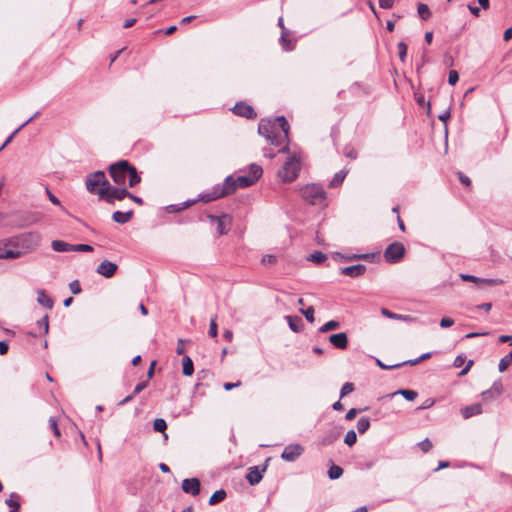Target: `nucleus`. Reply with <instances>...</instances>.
I'll return each mask as SVG.
<instances>
[{"instance_id": "2f4dec72", "label": "nucleus", "mask_w": 512, "mask_h": 512, "mask_svg": "<svg viewBox=\"0 0 512 512\" xmlns=\"http://www.w3.org/2000/svg\"><path fill=\"white\" fill-rule=\"evenodd\" d=\"M326 259H327V255L321 251H315L307 257V260L312 261L317 264L323 263Z\"/></svg>"}, {"instance_id": "e2e57ef3", "label": "nucleus", "mask_w": 512, "mask_h": 512, "mask_svg": "<svg viewBox=\"0 0 512 512\" xmlns=\"http://www.w3.org/2000/svg\"><path fill=\"white\" fill-rule=\"evenodd\" d=\"M184 352H185L184 340L183 339H178L177 347H176V353L178 355H182V354H184Z\"/></svg>"}, {"instance_id": "338daca9", "label": "nucleus", "mask_w": 512, "mask_h": 512, "mask_svg": "<svg viewBox=\"0 0 512 512\" xmlns=\"http://www.w3.org/2000/svg\"><path fill=\"white\" fill-rule=\"evenodd\" d=\"M357 413L358 410L356 408H351L345 415L346 420H353L356 417Z\"/></svg>"}, {"instance_id": "5701e85b", "label": "nucleus", "mask_w": 512, "mask_h": 512, "mask_svg": "<svg viewBox=\"0 0 512 512\" xmlns=\"http://www.w3.org/2000/svg\"><path fill=\"white\" fill-rule=\"evenodd\" d=\"M373 257L372 254H341V253H335L334 258L340 261H353L358 259H365L369 260Z\"/></svg>"}, {"instance_id": "37998d69", "label": "nucleus", "mask_w": 512, "mask_h": 512, "mask_svg": "<svg viewBox=\"0 0 512 512\" xmlns=\"http://www.w3.org/2000/svg\"><path fill=\"white\" fill-rule=\"evenodd\" d=\"M431 355H432V353H431V352H427V353L422 354L421 356H419V357H418V358H416V359H413V360H407V361L403 362V364H404V365H405V364L416 365V364L420 363L421 361H423V360H426V359L430 358V357H431Z\"/></svg>"}, {"instance_id": "864d4df0", "label": "nucleus", "mask_w": 512, "mask_h": 512, "mask_svg": "<svg viewBox=\"0 0 512 512\" xmlns=\"http://www.w3.org/2000/svg\"><path fill=\"white\" fill-rule=\"evenodd\" d=\"M419 447L423 452H428L432 448V443L428 438H426L419 443Z\"/></svg>"}, {"instance_id": "ddd939ff", "label": "nucleus", "mask_w": 512, "mask_h": 512, "mask_svg": "<svg viewBox=\"0 0 512 512\" xmlns=\"http://www.w3.org/2000/svg\"><path fill=\"white\" fill-rule=\"evenodd\" d=\"M117 269L118 265L116 263L104 260L97 266L96 272L105 278H111L114 276Z\"/></svg>"}, {"instance_id": "4d7b16f0", "label": "nucleus", "mask_w": 512, "mask_h": 512, "mask_svg": "<svg viewBox=\"0 0 512 512\" xmlns=\"http://www.w3.org/2000/svg\"><path fill=\"white\" fill-rule=\"evenodd\" d=\"M49 424H50V427L53 430L55 436L59 437L60 436V430L58 428L57 421L54 418L51 417L49 419Z\"/></svg>"}, {"instance_id": "79ce46f5", "label": "nucleus", "mask_w": 512, "mask_h": 512, "mask_svg": "<svg viewBox=\"0 0 512 512\" xmlns=\"http://www.w3.org/2000/svg\"><path fill=\"white\" fill-rule=\"evenodd\" d=\"M460 278L463 280V281H469V282H473L477 285H480L482 284V278L480 277H477V276H474V275H470V274H460Z\"/></svg>"}, {"instance_id": "c9c22d12", "label": "nucleus", "mask_w": 512, "mask_h": 512, "mask_svg": "<svg viewBox=\"0 0 512 512\" xmlns=\"http://www.w3.org/2000/svg\"><path fill=\"white\" fill-rule=\"evenodd\" d=\"M370 427V421L367 417H361L357 421V430L360 434L365 433Z\"/></svg>"}, {"instance_id": "69168bd1", "label": "nucleus", "mask_w": 512, "mask_h": 512, "mask_svg": "<svg viewBox=\"0 0 512 512\" xmlns=\"http://www.w3.org/2000/svg\"><path fill=\"white\" fill-rule=\"evenodd\" d=\"M458 176H459V180L462 184H464L465 186H469L471 184V180L468 176L464 175L463 173L459 172L458 173Z\"/></svg>"}, {"instance_id": "6e6d98bb", "label": "nucleus", "mask_w": 512, "mask_h": 512, "mask_svg": "<svg viewBox=\"0 0 512 512\" xmlns=\"http://www.w3.org/2000/svg\"><path fill=\"white\" fill-rule=\"evenodd\" d=\"M69 288L73 294H79L81 292V288L77 280L72 281L69 284Z\"/></svg>"}, {"instance_id": "09e8293b", "label": "nucleus", "mask_w": 512, "mask_h": 512, "mask_svg": "<svg viewBox=\"0 0 512 512\" xmlns=\"http://www.w3.org/2000/svg\"><path fill=\"white\" fill-rule=\"evenodd\" d=\"M504 281L499 278H482V284H487L491 286L502 285Z\"/></svg>"}, {"instance_id": "aec40b11", "label": "nucleus", "mask_w": 512, "mask_h": 512, "mask_svg": "<svg viewBox=\"0 0 512 512\" xmlns=\"http://www.w3.org/2000/svg\"><path fill=\"white\" fill-rule=\"evenodd\" d=\"M381 314L389 319L404 321L407 323H413L416 321L415 317H412L410 315L396 314L386 308L381 309Z\"/></svg>"}, {"instance_id": "4c0bfd02", "label": "nucleus", "mask_w": 512, "mask_h": 512, "mask_svg": "<svg viewBox=\"0 0 512 512\" xmlns=\"http://www.w3.org/2000/svg\"><path fill=\"white\" fill-rule=\"evenodd\" d=\"M418 14L423 20H427L431 16V11L426 4L420 3L418 5Z\"/></svg>"}, {"instance_id": "f3484780", "label": "nucleus", "mask_w": 512, "mask_h": 512, "mask_svg": "<svg viewBox=\"0 0 512 512\" xmlns=\"http://www.w3.org/2000/svg\"><path fill=\"white\" fill-rule=\"evenodd\" d=\"M329 342L337 349L344 350L348 346V337L344 332L332 334L329 337Z\"/></svg>"}, {"instance_id": "a878e982", "label": "nucleus", "mask_w": 512, "mask_h": 512, "mask_svg": "<svg viewBox=\"0 0 512 512\" xmlns=\"http://www.w3.org/2000/svg\"><path fill=\"white\" fill-rule=\"evenodd\" d=\"M22 242L29 243L28 248L34 250L40 243V236L36 233H28L22 236Z\"/></svg>"}, {"instance_id": "9b49d317", "label": "nucleus", "mask_w": 512, "mask_h": 512, "mask_svg": "<svg viewBox=\"0 0 512 512\" xmlns=\"http://www.w3.org/2000/svg\"><path fill=\"white\" fill-rule=\"evenodd\" d=\"M207 218L210 222L217 224V232L219 235H225L229 232L230 226L232 224V218L230 215L222 214L220 216H215L208 214Z\"/></svg>"}, {"instance_id": "c85d7f7f", "label": "nucleus", "mask_w": 512, "mask_h": 512, "mask_svg": "<svg viewBox=\"0 0 512 512\" xmlns=\"http://www.w3.org/2000/svg\"><path fill=\"white\" fill-rule=\"evenodd\" d=\"M182 372L185 376H191L194 373V365L189 356H184L182 359Z\"/></svg>"}, {"instance_id": "052dcab7", "label": "nucleus", "mask_w": 512, "mask_h": 512, "mask_svg": "<svg viewBox=\"0 0 512 512\" xmlns=\"http://www.w3.org/2000/svg\"><path fill=\"white\" fill-rule=\"evenodd\" d=\"M394 0H379V6L383 9H390L393 7Z\"/></svg>"}, {"instance_id": "a211bd4d", "label": "nucleus", "mask_w": 512, "mask_h": 512, "mask_svg": "<svg viewBox=\"0 0 512 512\" xmlns=\"http://www.w3.org/2000/svg\"><path fill=\"white\" fill-rule=\"evenodd\" d=\"M264 471H265V468L260 469L258 466L250 467L248 469V473L246 475L247 481L251 485L258 484L262 480V478H263Z\"/></svg>"}, {"instance_id": "ea45409f", "label": "nucleus", "mask_w": 512, "mask_h": 512, "mask_svg": "<svg viewBox=\"0 0 512 512\" xmlns=\"http://www.w3.org/2000/svg\"><path fill=\"white\" fill-rule=\"evenodd\" d=\"M153 428L157 432H164L167 428V423L162 418H157L154 420Z\"/></svg>"}, {"instance_id": "dca6fc26", "label": "nucleus", "mask_w": 512, "mask_h": 512, "mask_svg": "<svg viewBox=\"0 0 512 512\" xmlns=\"http://www.w3.org/2000/svg\"><path fill=\"white\" fill-rule=\"evenodd\" d=\"M365 272H366V266L363 264L352 265V266L343 267L340 269V273L342 275H346L351 278L359 277V276L363 275Z\"/></svg>"}, {"instance_id": "8fccbe9b", "label": "nucleus", "mask_w": 512, "mask_h": 512, "mask_svg": "<svg viewBox=\"0 0 512 512\" xmlns=\"http://www.w3.org/2000/svg\"><path fill=\"white\" fill-rule=\"evenodd\" d=\"M208 334L210 337L213 338H215L218 334L217 323L215 318H212L210 321Z\"/></svg>"}, {"instance_id": "4468645a", "label": "nucleus", "mask_w": 512, "mask_h": 512, "mask_svg": "<svg viewBox=\"0 0 512 512\" xmlns=\"http://www.w3.org/2000/svg\"><path fill=\"white\" fill-rule=\"evenodd\" d=\"M232 110L234 114L247 119H253L256 117V112L254 111V108L245 102L236 103Z\"/></svg>"}, {"instance_id": "20e7f679", "label": "nucleus", "mask_w": 512, "mask_h": 512, "mask_svg": "<svg viewBox=\"0 0 512 512\" xmlns=\"http://www.w3.org/2000/svg\"><path fill=\"white\" fill-rule=\"evenodd\" d=\"M301 196L312 205H320L325 201L326 192L315 183L307 184L300 190Z\"/></svg>"}, {"instance_id": "a19ab883", "label": "nucleus", "mask_w": 512, "mask_h": 512, "mask_svg": "<svg viewBox=\"0 0 512 512\" xmlns=\"http://www.w3.org/2000/svg\"><path fill=\"white\" fill-rule=\"evenodd\" d=\"M357 441V435H356V432L354 430H349L346 435H345V438H344V442L348 445V446H352L356 443Z\"/></svg>"}, {"instance_id": "680f3d73", "label": "nucleus", "mask_w": 512, "mask_h": 512, "mask_svg": "<svg viewBox=\"0 0 512 512\" xmlns=\"http://www.w3.org/2000/svg\"><path fill=\"white\" fill-rule=\"evenodd\" d=\"M166 210L169 213H176V212H179V211L184 210V209L181 208V203H180V204L169 205V206L166 207Z\"/></svg>"}, {"instance_id": "1a4fd4ad", "label": "nucleus", "mask_w": 512, "mask_h": 512, "mask_svg": "<svg viewBox=\"0 0 512 512\" xmlns=\"http://www.w3.org/2000/svg\"><path fill=\"white\" fill-rule=\"evenodd\" d=\"M109 184L103 171H95L87 176L86 188L92 194H97L99 188H103Z\"/></svg>"}, {"instance_id": "6ab92c4d", "label": "nucleus", "mask_w": 512, "mask_h": 512, "mask_svg": "<svg viewBox=\"0 0 512 512\" xmlns=\"http://www.w3.org/2000/svg\"><path fill=\"white\" fill-rule=\"evenodd\" d=\"M503 392V386L501 384V382L499 381H496L493 383L492 387L488 390H485L481 393L482 397L484 398V400H490V399H494L498 396H500Z\"/></svg>"}, {"instance_id": "7ed1b4c3", "label": "nucleus", "mask_w": 512, "mask_h": 512, "mask_svg": "<svg viewBox=\"0 0 512 512\" xmlns=\"http://www.w3.org/2000/svg\"><path fill=\"white\" fill-rule=\"evenodd\" d=\"M238 189L236 179L233 176H227L222 184L213 186L210 190L199 194V199L205 203L217 200L224 196L234 193Z\"/></svg>"}, {"instance_id": "a18cd8bd", "label": "nucleus", "mask_w": 512, "mask_h": 512, "mask_svg": "<svg viewBox=\"0 0 512 512\" xmlns=\"http://www.w3.org/2000/svg\"><path fill=\"white\" fill-rule=\"evenodd\" d=\"M353 390H354L353 383L346 382L345 384H343V386L340 390V398H343L347 394L351 393Z\"/></svg>"}, {"instance_id": "2eb2a0df", "label": "nucleus", "mask_w": 512, "mask_h": 512, "mask_svg": "<svg viewBox=\"0 0 512 512\" xmlns=\"http://www.w3.org/2000/svg\"><path fill=\"white\" fill-rule=\"evenodd\" d=\"M182 490L193 496H196L200 492V481L197 478H187L182 481Z\"/></svg>"}, {"instance_id": "f257e3e1", "label": "nucleus", "mask_w": 512, "mask_h": 512, "mask_svg": "<svg viewBox=\"0 0 512 512\" xmlns=\"http://www.w3.org/2000/svg\"><path fill=\"white\" fill-rule=\"evenodd\" d=\"M258 132L271 145L280 146L288 141L289 124L284 116L276 117L274 120L262 119Z\"/></svg>"}, {"instance_id": "bb28decb", "label": "nucleus", "mask_w": 512, "mask_h": 512, "mask_svg": "<svg viewBox=\"0 0 512 512\" xmlns=\"http://www.w3.org/2000/svg\"><path fill=\"white\" fill-rule=\"evenodd\" d=\"M132 215H133V212L131 210L127 211V212L116 211L113 213L112 219L116 223L125 224L131 219Z\"/></svg>"}, {"instance_id": "58836bf2", "label": "nucleus", "mask_w": 512, "mask_h": 512, "mask_svg": "<svg viewBox=\"0 0 512 512\" xmlns=\"http://www.w3.org/2000/svg\"><path fill=\"white\" fill-rule=\"evenodd\" d=\"M37 327L43 331V334H47L49 331V317L45 315L43 318L36 322Z\"/></svg>"}, {"instance_id": "412c9836", "label": "nucleus", "mask_w": 512, "mask_h": 512, "mask_svg": "<svg viewBox=\"0 0 512 512\" xmlns=\"http://www.w3.org/2000/svg\"><path fill=\"white\" fill-rule=\"evenodd\" d=\"M279 41L283 50L291 51L294 49L295 40L291 38L290 32L286 28H283Z\"/></svg>"}, {"instance_id": "9d476101", "label": "nucleus", "mask_w": 512, "mask_h": 512, "mask_svg": "<svg viewBox=\"0 0 512 512\" xmlns=\"http://www.w3.org/2000/svg\"><path fill=\"white\" fill-rule=\"evenodd\" d=\"M405 254V247L400 242H393L384 251V258L388 263H398Z\"/></svg>"}, {"instance_id": "b1692460", "label": "nucleus", "mask_w": 512, "mask_h": 512, "mask_svg": "<svg viewBox=\"0 0 512 512\" xmlns=\"http://www.w3.org/2000/svg\"><path fill=\"white\" fill-rule=\"evenodd\" d=\"M51 247L55 252H70L74 250V244L67 243L62 240H53Z\"/></svg>"}, {"instance_id": "49530a36", "label": "nucleus", "mask_w": 512, "mask_h": 512, "mask_svg": "<svg viewBox=\"0 0 512 512\" xmlns=\"http://www.w3.org/2000/svg\"><path fill=\"white\" fill-rule=\"evenodd\" d=\"M94 248L88 244H74V252H92Z\"/></svg>"}, {"instance_id": "473e14b6", "label": "nucleus", "mask_w": 512, "mask_h": 512, "mask_svg": "<svg viewBox=\"0 0 512 512\" xmlns=\"http://www.w3.org/2000/svg\"><path fill=\"white\" fill-rule=\"evenodd\" d=\"M225 497H226V492L223 489L217 490L210 497L209 505H215V504L223 501L225 499Z\"/></svg>"}, {"instance_id": "c03bdc74", "label": "nucleus", "mask_w": 512, "mask_h": 512, "mask_svg": "<svg viewBox=\"0 0 512 512\" xmlns=\"http://www.w3.org/2000/svg\"><path fill=\"white\" fill-rule=\"evenodd\" d=\"M399 58L402 62L405 61L406 55H407V45L404 42H399L397 44Z\"/></svg>"}, {"instance_id": "393cba45", "label": "nucleus", "mask_w": 512, "mask_h": 512, "mask_svg": "<svg viewBox=\"0 0 512 512\" xmlns=\"http://www.w3.org/2000/svg\"><path fill=\"white\" fill-rule=\"evenodd\" d=\"M37 302L47 309H52L54 304L53 300L41 289L37 290Z\"/></svg>"}, {"instance_id": "0eeeda50", "label": "nucleus", "mask_w": 512, "mask_h": 512, "mask_svg": "<svg viewBox=\"0 0 512 512\" xmlns=\"http://www.w3.org/2000/svg\"><path fill=\"white\" fill-rule=\"evenodd\" d=\"M97 195L105 198L109 203H113L115 200H122L130 195V192L125 188H116L108 184L103 188H99Z\"/></svg>"}, {"instance_id": "7c9ffc66", "label": "nucleus", "mask_w": 512, "mask_h": 512, "mask_svg": "<svg viewBox=\"0 0 512 512\" xmlns=\"http://www.w3.org/2000/svg\"><path fill=\"white\" fill-rule=\"evenodd\" d=\"M402 395L406 400L408 401H413L416 399L417 397V392L414 391V390H406V389H401V390H398L394 393H391L389 396L390 397H394L395 395Z\"/></svg>"}, {"instance_id": "39448f33", "label": "nucleus", "mask_w": 512, "mask_h": 512, "mask_svg": "<svg viewBox=\"0 0 512 512\" xmlns=\"http://www.w3.org/2000/svg\"><path fill=\"white\" fill-rule=\"evenodd\" d=\"M300 166V160L295 156H291L278 172V176L283 182H292L298 177Z\"/></svg>"}, {"instance_id": "603ef678", "label": "nucleus", "mask_w": 512, "mask_h": 512, "mask_svg": "<svg viewBox=\"0 0 512 512\" xmlns=\"http://www.w3.org/2000/svg\"><path fill=\"white\" fill-rule=\"evenodd\" d=\"M301 312L305 316V318L308 322L312 323L314 321V308L313 307H308L305 310H301Z\"/></svg>"}, {"instance_id": "5fc2aeb1", "label": "nucleus", "mask_w": 512, "mask_h": 512, "mask_svg": "<svg viewBox=\"0 0 512 512\" xmlns=\"http://www.w3.org/2000/svg\"><path fill=\"white\" fill-rule=\"evenodd\" d=\"M376 363L377 365L384 369V370H390V369H393V368H397V367H400L402 365H404L403 363H398V364H394V365H385L384 363L381 362V360L377 359L376 360Z\"/></svg>"}, {"instance_id": "e433bc0d", "label": "nucleus", "mask_w": 512, "mask_h": 512, "mask_svg": "<svg viewBox=\"0 0 512 512\" xmlns=\"http://www.w3.org/2000/svg\"><path fill=\"white\" fill-rule=\"evenodd\" d=\"M6 504L11 508H20L19 495L15 492L11 493L9 498L6 499Z\"/></svg>"}, {"instance_id": "72a5a7b5", "label": "nucleus", "mask_w": 512, "mask_h": 512, "mask_svg": "<svg viewBox=\"0 0 512 512\" xmlns=\"http://www.w3.org/2000/svg\"><path fill=\"white\" fill-rule=\"evenodd\" d=\"M340 327V323L336 320H330L328 322H326L325 324H323L320 328H319V332L320 333H326L328 331H332V330H336Z\"/></svg>"}, {"instance_id": "bf43d9fd", "label": "nucleus", "mask_w": 512, "mask_h": 512, "mask_svg": "<svg viewBox=\"0 0 512 512\" xmlns=\"http://www.w3.org/2000/svg\"><path fill=\"white\" fill-rule=\"evenodd\" d=\"M261 262L263 264H274L276 262V257L274 255L267 254L262 257Z\"/></svg>"}, {"instance_id": "774afa93", "label": "nucleus", "mask_w": 512, "mask_h": 512, "mask_svg": "<svg viewBox=\"0 0 512 512\" xmlns=\"http://www.w3.org/2000/svg\"><path fill=\"white\" fill-rule=\"evenodd\" d=\"M512 38V26L505 30L503 39L509 41Z\"/></svg>"}, {"instance_id": "0e129e2a", "label": "nucleus", "mask_w": 512, "mask_h": 512, "mask_svg": "<svg viewBox=\"0 0 512 512\" xmlns=\"http://www.w3.org/2000/svg\"><path fill=\"white\" fill-rule=\"evenodd\" d=\"M146 387H147V382H146V381H143V382L138 383V384L135 386V388H134L133 394H134V395L139 394V393H140L142 390H144Z\"/></svg>"}, {"instance_id": "f8f14e48", "label": "nucleus", "mask_w": 512, "mask_h": 512, "mask_svg": "<svg viewBox=\"0 0 512 512\" xmlns=\"http://www.w3.org/2000/svg\"><path fill=\"white\" fill-rule=\"evenodd\" d=\"M304 452V447L298 443L287 445L282 454L281 458L287 462H294L298 459Z\"/></svg>"}, {"instance_id": "cd10ccee", "label": "nucleus", "mask_w": 512, "mask_h": 512, "mask_svg": "<svg viewBox=\"0 0 512 512\" xmlns=\"http://www.w3.org/2000/svg\"><path fill=\"white\" fill-rule=\"evenodd\" d=\"M39 115V112H36L33 116H31L29 119H27L23 124H21L2 144L0 147V152L12 141L13 137L22 129L24 128L28 123H30L33 119H35Z\"/></svg>"}, {"instance_id": "6e6552de", "label": "nucleus", "mask_w": 512, "mask_h": 512, "mask_svg": "<svg viewBox=\"0 0 512 512\" xmlns=\"http://www.w3.org/2000/svg\"><path fill=\"white\" fill-rule=\"evenodd\" d=\"M262 168L257 164H251L248 175L236 177V185L238 188H245L253 185L262 175Z\"/></svg>"}, {"instance_id": "f704fd0d", "label": "nucleus", "mask_w": 512, "mask_h": 512, "mask_svg": "<svg viewBox=\"0 0 512 512\" xmlns=\"http://www.w3.org/2000/svg\"><path fill=\"white\" fill-rule=\"evenodd\" d=\"M343 474V469L338 465H332L328 470V476L332 480L340 478Z\"/></svg>"}, {"instance_id": "13d9d810", "label": "nucleus", "mask_w": 512, "mask_h": 512, "mask_svg": "<svg viewBox=\"0 0 512 512\" xmlns=\"http://www.w3.org/2000/svg\"><path fill=\"white\" fill-rule=\"evenodd\" d=\"M454 324V320L448 317H444L440 320V326L442 328L451 327Z\"/></svg>"}, {"instance_id": "4be33fe9", "label": "nucleus", "mask_w": 512, "mask_h": 512, "mask_svg": "<svg viewBox=\"0 0 512 512\" xmlns=\"http://www.w3.org/2000/svg\"><path fill=\"white\" fill-rule=\"evenodd\" d=\"M461 415L463 418L468 419L472 416L480 415L482 413V405L479 403L472 404L466 407H463L461 410Z\"/></svg>"}, {"instance_id": "423d86ee", "label": "nucleus", "mask_w": 512, "mask_h": 512, "mask_svg": "<svg viewBox=\"0 0 512 512\" xmlns=\"http://www.w3.org/2000/svg\"><path fill=\"white\" fill-rule=\"evenodd\" d=\"M18 242L12 238L0 240V260H14L22 256Z\"/></svg>"}, {"instance_id": "f03ea898", "label": "nucleus", "mask_w": 512, "mask_h": 512, "mask_svg": "<svg viewBox=\"0 0 512 512\" xmlns=\"http://www.w3.org/2000/svg\"><path fill=\"white\" fill-rule=\"evenodd\" d=\"M109 172L113 181L118 185H125L128 180V185L133 187L141 181L136 168L131 166L126 160L111 164Z\"/></svg>"}, {"instance_id": "3c124183", "label": "nucleus", "mask_w": 512, "mask_h": 512, "mask_svg": "<svg viewBox=\"0 0 512 512\" xmlns=\"http://www.w3.org/2000/svg\"><path fill=\"white\" fill-rule=\"evenodd\" d=\"M459 80V74L456 70H450L448 74V83L455 85Z\"/></svg>"}, {"instance_id": "c756f323", "label": "nucleus", "mask_w": 512, "mask_h": 512, "mask_svg": "<svg viewBox=\"0 0 512 512\" xmlns=\"http://www.w3.org/2000/svg\"><path fill=\"white\" fill-rule=\"evenodd\" d=\"M347 173H348V171L345 169H342L339 172H337L334 175L333 179L330 181L329 187L334 188V187H338L339 185H341L342 182L344 181Z\"/></svg>"}, {"instance_id": "de8ad7c7", "label": "nucleus", "mask_w": 512, "mask_h": 512, "mask_svg": "<svg viewBox=\"0 0 512 512\" xmlns=\"http://www.w3.org/2000/svg\"><path fill=\"white\" fill-rule=\"evenodd\" d=\"M511 363H512V361L509 359V357L507 355H505L499 361V366H498L499 367V371L500 372H504L509 367V365Z\"/></svg>"}]
</instances>
